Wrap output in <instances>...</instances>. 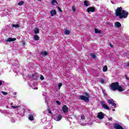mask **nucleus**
<instances>
[{
	"instance_id": "4468645a",
	"label": "nucleus",
	"mask_w": 129,
	"mask_h": 129,
	"mask_svg": "<svg viewBox=\"0 0 129 129\" xmlns=\"http://www.w3.org/2000/svg\"><path fill=\"white\" fill-rule=\"evenodd\" d=\"M28 119H29V120H34V115H33L32 114H29L28 115Z\"/></svg>"
},
{
	"instance_id": "b1692460",
	"label": "nucleus",
	"mask_w": 129,
	"mask_h": 129,
	"mask_svg": "<svg viewBox=\"0 0 129 129\" xmlns=\"http://www.w3.org/2000/svg\"><path fill=\"white\" fill-rule=\"evenodd\" d=\"M103 72H106L107 71V67L106 66H104L103 68Z\"/></svg>"
},
{
	"instance_id": "a211bd4d",
	"label": "nucleus",
	"mask_w": 129,
	"mask_h": 129,
	"mask_svg": "<svg viewBox=\"0 0 129 129\" xmlns=\"http://www.w3.org/2000/svg\"><path fill=\"white\" fill-rule=\"evenodd\" d=\"M95 33H96V34H101V30H98V29H95Z\"/></svg>"
},
{
	"instance_id": "423d86ee",
	"label": "nucleus",
	"mask_w": 129,
	"mask_h": 129,
	"mask_svg": "<svg viewBox=\"0 0 129 129\" xmlns=\"http://www.w3.org/2000/svg\"><path fill=\"white\" fill-rule=\"evenodd\" d=\"M97 116L99 119H102L104 117V114L102 112H99Z\"/></svg>"
},
{
	"instance_id": "79ce46f5",
	"label": "nucleus",
	"mask_w": 129,
	"mask_h": 129,
	"mask_svg": "<svg viewBox=\"0 0 129 129\" xmlns=\"http://www.w3.org/2000/svg\"><path fill=\"white\" fill-rule=\"evenodd\" d=\"M7 108H9V106H6Z\"/></svg>"
},
{
	"instance_id": "6e6552de",
	"label": "nucleus",
	"mask_w": 129,
	"mask_h": 129,
	"mask_svg": "<svg viewBox=\"0 0 129 129\" xmlns=\"http://www.w3.org/2000/svg\"><path fill=\"white\" fill-rule=\"evenodd\" d=\"M16 40H17V39H16V38H8L6 39H5V41L7 42V43L9 42H14L15 41H16Z\"/></svg>"
},
{
	"instance_id": "f257e3e1",
	"label": "nucleus",
	"mask_w": 129,
	"mask_h": 129,
	"mask_svg": "<svg viewBox=\"0 0 129 129\" xmlns=\"http://www.w3.org/2000/svg\"><path fill=\"white\" fill-rule=\"evenodd\" d=\"M115 15L119 19H126L128 16V12L124 11L122 7H118L115 11Z\"/></svg>"
},
{
	"instance_id": "7ed1b4c3",
	"label": "nucleus",
	"mask_w": 129,
	"mask_h": 129,
	"mask_svg": "<svg viewBox=\"0 0 129 129\" xmlns=\"http://www.w3.org/2000/svg\"><path fill=\"white\" fill-rule=\"evenodd\" d=\"M85 96H80V98L82 100H84V101H86V102H88L89 101V96L88 95V94L86 93ZM88 96V97H86Z\"/></svg>"
},
{
	"instance_id": "5701e85b",
	"label": "nucleus",
	"mask_w": 129,
	"mask_h": 129,
	"mask_svg": "<svg viewBox=\"0 0 129 129\" xmlns=\"http://www.w3.org/2000/svg\"><path fill=\"white\" fill-rule=\"evenodd\" d=\"M90 56L91 58H93V59H95V58H96V55L94 53H91L90 54Z\"/></svg>"
},
{
	"instance_id": "f8f14e48",
	"label": "nucleus",
	"mask_w": 129,
	"mask_h": 129,
	"mask_svg": "<svg viewBox=\"0 0 129 129\" xmlns=\"http://www.w3.org/2000/svg\"><path fill=\"white\" fill-rule=\"evenodd\" d=\"M10 105H11V106L13 108H14L15 109H17L19 108V107H20V106H19V105L14 106V103H11Z\"/></svg>"
},
{
	"instance_id": "39448f33",
	"label": "nucleus",
	"mask_w": 129,
	"mask_h": 129,
	"mask_svg": "<svg viewBox=\"0 0 129 129\" xmlns=\"http://www.w3.org/2000/svg\"><path fill=\"white\" fill-rule=\"evenodd\" d=\"M113 127L115 129H122V126L118 123H114L113 124Z\"/></svg>"
},
{
	"instance_id": "4c0bfd02",
	"label": "nucleus",
	"mask_w": 129,
	"mask_h": 129,
	"mask_svg": "<svg viewBox=\"0 0 129 129\" xmlns=\"http://www.w3.org/2000/svg\"><path fill=\"white\" fill-rule=\"evenodd\" d=\"M48 113H50V114H52V112L50 110H48Z\"/></svg>"
},
{
	"instance_id": "bb28decb",
	"label": "nucleus",
	"mask_w": 129,
	"mask_h": 129,
	"mask_svg": "<svg viewBox=\"0 0 129 129\" xmlns=\"http://www.w3.org/2000/svg\"><path fill=\"white\" fill-rule=\"evenodd\" d=\"M24 1H21L18 4V6H23V5H24Z\"/></svg>"
},
{
	"instance_id": "72a5a7b5",
	"label": "nucleus",
	"mask_w": 129,
	"mask_h": 129,
	"mask_svg": "<svg viewBox=\"0 0 129 129\" xmlns=\"http://www.w3.org/2000/svg\"><path fill=\"white\" fill-rule=\"evenodd\" d=\"M81 118L82 119H84V115H82L81 117Z\"/></svg>"
},
{
	"instance_id": "aec40b11",
	"label": "nucleus",
	"mask_w": 129,
	"mask_h": 129,
	"mask_svg": "<svg viewBox=\"0 0 129 129\" xmlns=\"http://www.w3.org/2000/svg\"><path fill=\"white\" fill-rule=\"evenodd\" d=\"M41 54L44 55V56H47V55H48V52L46 51H42L41 52Z\"/></svg>"
},
{
	"instance_id": "58836bf2",
	"label": "nucleus",
	"mask_w": 129,
	"mask_h": 129,
	"mask_svg": "<svg viewBox=\"0 0 129 129\" xmlns=\"http://www.w3.org/2000/svg\"><path fill=\"white\" fill-rule=\"evenodd\" d=\"M2 84H3V82H2V81H0V86L1 85H2Z\"/></svg>"
},
{
	"instance_id": "dca6fc26",
	"label": "nucleus",
	"mask_w": 129,
	"mask_h": 129,
	"mask_svg": "<svg viewBox=\"0 0 129 129\" xmlns=\"http://www.w3.org/2000/svg\"><path fill=\"white\" fill-rule=\"evenodd\" d=\"M84 5L85 7H89L90 4H89V2L87 1H85L84 2Z\"/></svg>"
},
{
	"instance_id": "20e7f679",
	"label": "nucleus",
	"mask_w": 129,
	"mask_h": 129,
	"mask_svg": "<svg viewBox=\"0 0 129 129\" xmlns=\"http://www.w3.org/2000/svg\"><path fill=\"white\" fill-rule=\"evenodd\" d=\"M87 12H88L89 14L94 13V12H95V9L94 7H89L87 9Z\"/></svg>"
},
{
	"instance_id": "c9c22d12",
	"label": "nucleus",
	"mask_w": 129,
	"mask_h": 129,
	"mask_svg": "<svg viewBox=\"0 0 129 129\" xmlns=\"http://www.w3.org/2000/svg\"><path fill=\"white\" fill-rule=\"evenodd\" d=\"M108 25H110V23H109V22H107V23H106V26H108Z\"/></svg>"
},
{
	"instance_id": "e433bc0d",
	"label": "nucleus",
	"mask_w": 129,
	"mask_h": 129,
	"mask_svg": "<svg viewBox=\"0 0 129 129\" xmlns=\"http://www.w3.org/2000/svg\"><path fill=\"white\" fill-rule=\"evenodd\" d=\"M125 78H126V79L127 80H129V78L128 77H125Z\"/></svg>"
},
{
	"instance_id": "0eeeda50",
	"label": "nucleus",
	"mask_w": 129,
	"mask_h": 129,
	"mask_svg": "<svg viewBox=\"0 0 129 129\" xmlns=\"http://www.w3.org/2000/svg\"><path fill=\"white\" fill-rule=\"evenodd\" d=\"M62 118V116H61L60 114L56 115L55 116L54 119L56 121H59V120H61V119Z\"/></svg>"
},
{
	"instance_id": "37998d69",
	"label": "nucleus",
	"mask_w": 129,
	"mask_h": 129,
	"mask_svg": "<svg viewBox=\"0 0 129 129\" xmlns=\"http://www.w3.org/2000/svg\"><path fill=\"white\" fill-rule=\"evenodd\" d=\"M112 110V111H115V110L113 109Z\"/></svg>"
},
{
	"instance_id": "2f4dec72",
	"label": "nucleus",
	"mask_w": 129,
	"mask_h": 129,
	"mask_svg": "<svg viewBox=\"0 0 129 129\" xmlns=\"http://www.w3.org/2000/svg\"><path fill=\"white\" fill-rule=\"evenodd\" d=\"M56 103L57 104H58V105H60V104H61V102H60V101H56Z\"/></svg>"
},
{
	"instance_id": "cd10ccee",
	"label": "nucleus",
	"mask_w": 129,
	"mask_h": 129,
	"mask_svg": "<svg viewBox=\"0 0 129 129\" xmlns=\"http://www.w3.org/2000/svg\"><path fill=\"white\" fill-rule=\"evenodd\" d=\"M100 83L103 84V83H104V80H103V79H101L100 80Z\"/></svg>"
},
{
	"instance_id": "c756f323",
	"label": "nucleus",
	"mask_w": 129,
	"mask_h": 129,
	"mask_svg": "<svg viewBox=\"0 0 129 129\" xmlns=\"http://www.w3.org/2000/svg\"><path fill=\"white\" fill-rule=\"evenodd\" d=\"M44 76H43V75H40V79L41 80H44Z\"/></svg>"
},
{
	"instance_id": "1a4fd4ad",
	"label": "nucleus",
	"mask_w": 129,
	"mask_h": 129,
	"mask_svg": "<svg viewBox=\"0 0 129 129\" xmlns=\"http://www.w3.org/2000/svg\"><path fill=\"white\" fill-rule=\"evenodd\" d=\"M69 109V108H68V107H67V106L66 105H64L62 107V111L65 113L66 112H67V111H68V110Z\"/></svg>"
},
{
	"instance_id": "ddd939ff",
	"label": "nucleus",
	"mask_w": 129,
	"mask_h": 129,
	"mask_svg": "<svg viewBox=\"0 0 129 129\" xmlns=\"http://www.w3.org/2000/svg\"><path fill=\"white\" fill-rule=\"evenodd\" d=\"M33 38L35 41H39V40H40V37L38 36V35H35Z\"/></svg>"
},
{
	"instance_id": "a878e982",
	"label": "nucleus",
	"mask_w": 129,
	"mask_h": 129,
	"mask_svg": "<svg viewBox=\"0 0 129 129\" xmlns=\"http://www.w3.org/2000/svg\"><path fill=\"white\" fill-rule=\"evenodd\" d=\"M55 4H57V1L56 0H52L51 2V5L54 6Z\"/></svg>"
},
{
	"instance_id": "7c9ffc66",
	"label": "nucleus",
	"mask_w": 129,
	"mask_h": 129,
	"mask_svg": "<svg viewBox=\"0 0 129 129\" xmlns=\"http://www.w3.org/2000/svg\"><path fill=\"white\" fill-rule=\"evenodd\" d=\"M2 93H3V94L4 95H7L8 94V93L7 92H4V91H2Z\"/></svg>"
},
{
	"instance_id": "ea45409f",
	"label": "nucleus",
	"mask_w": 129,
	"mask_h": 129,
	"mask_svg": "<svg viewBox=\"0 0 129 129\" xmlns=\"http://www.w3.org/2000/svg\"><path fill=\"white\" fill-rule=\"evenodd\" d=\"M110 47H111V48L113 47V45H112V44H110Z\"/></svg>"
},
{
	"instance_id": "473e14b6",
	"label": "nucleus",
	"mask_w": 129,
	"mask_h": 129,
	"mask_svg": "<svg viewBox=\"0 0 129 129\" xmlns=\"http://www.w3.org/2000/svg\"><path fill=\"white\" fill-rule=\"evenodd\" d=\"M112 106H114V107H116V104H115L114 102L112 104Z\"/></svg>"
},
{
	"instance_id": "f03ea898",
	"label": "nucleus",
	"mask_w": 129,
	"mask_h": 129,
	"mask_svg": "<svg viewBox=\"0 0 129 129\" xmlns=\"http://www.w3.org/2000/svg\"><path fill=\"white\" fill-rule=\"evenodd\" d=\"M111 90H118V91H124V89L118 85V83H113L111 85Z\"/></svg>"
},
{
	"instance_id": "c03bdc74",
	"label": "nucleus",
	"mask_w": 129,
	"mask_h": 129,
	"mask_svg": "<svg viewBox=\"0 0 129 129\" xmlns=\"http://www.w3.org/2000/svg\"><path fill=\"white\" fill-rule=\"evenodd\" d=\"M37 1H39V2H41V0H37Z\"/></svg>"
},
{
	"instance_id": "2eb2a0df",
	"label": "nucleus",
	"mask_w": 129,
	"mask_h": 129,
	"mask_svg": "<svg viewBox=\"0 0 129 129\" xmlns=\"http://www.w3.org/2000/svg\"><path fill=\"white\" fill-rule=\"evenodd\" d=\"M102 107H103V108H104L105 109H107V110H109V107L106 104H103Z\"/></svg>"
},
{
	"instance_id": "f3484780",
	"label": "nucleus",
	"mask_w": 129,
	"mask_h": 129,
	"mask_svg": "<svg viewBox=\"0 0 129 129\" xmlns=\"http://www.w3.org/2000/svg\"><path fill=\"white\" fill-rule=\"evenodd\" d=\"M64 35H67V36H68V35H69V34H70V31H69V30L66 29L64 30Z\"/></svg>"
},
{
	"instance_id": "a18cd8bd",
	"label": "nucleus",
	"mask_w": 129,
	"mask_h": 129,
	"mask_svg": "<svg viewBox=\"0 0 129 129\" xmlns=\"http://www.w3.org/2000/svg\"><path fill=\"white\" fill-rule=\"evenodd\" d=\"M23 45H25V42H23Z\"/></svg>"
},
{
	"instance_id": "9d476101",
	"label": "nucleus",
	"mask_w": 129,
	"mask_h": 129,
	"mask_svg": "<svg viewBox=\"0 0 129 129\" xmlns=\"http://www.w3.org/2000/svg\"><path fill=\"white\" fill-rule=\"evenodd\" d=\"M57 12H56V10H52L50 11V15L51 17H54V16H55L56 15Z\"/></svg>"
},
{
	"instance_id": "4be33fe9",
	"label": "nucleus",
	"mask_w": 129,
	"mask_h": 129,
	"mask_svg": "<svg viewBox=\"0 0 129 129\" xmlns=\"http://www.w3.org/2000/svg\"><path fill=\"white\" fill-rule=\"evenodd\" d=\"M34 31L35 34H39V29L38 28H35Z\"/></svg>"
},
{
	"instance_id": "c85d7f7f",
	"label": "nucleus",
	"mask_w": 129,
	"mask_h": 129,
	"mask_svg": "<svg viewBox=\"0 0 129 129\" xmlns=\"http://www.w3.org/2000/svg\"><path fill=\"white\" fill-rule=\"evenodd\" d=\"M58 89H60L61 88V87L62 86V83H59L58 85Z\"/></svg>"
},
{
	"instance_id": "393cba45",
	"label": "nucleus",
	"mask_w": 129,
	"mask_h": 129,
	"mask_svg": "<svg viewBox=\"0 0 129 129\" xmlns=\"http://www.w3.org/2000/svg\"><path fill=\"white\" fill-rule=\"evenodd\" d=\"M72 9L74 13H75V12H76V7L75 6H72Z\"/></svg>"
},
{
	"instance_id": "9b49d317",
	"label": "nucleus",
	"mask_w": 129,
	"mask_h": 129,
	"mask_svg": "<svg viewBox=\"0 0 129 129\" xmlns=\"http://www.w3.org/2000/svg\"><path fill=\"white\" fill-rule=\"evenodd\" d=\"M114 25L116 28H120V27H121V24L118 22H116V23H115Z\"/></svg>"
},
{
	"instance_id": "a19ab883",
	"label": "nucleus",
	"mask_w": 129,
	"mask_h": 129,
	"mask_svg": "<svg viewBox=\"0 0 129 129\" xmlns=\"http://www.w3.org/2000/svg\"><path fill=\"white\" fill-rule=\"evenodd\" d=\"M33 89H38V88H34Z\"/></svg>"
},
{
	"instance_id": "f704fd0d",
	"label": "nucleus",
	"mask_w": 129,
	"mask_h": 129,
	"mask_svg": "<svg viewBox=\"0 0 129 129\" xmlns=\"http://www.w3.org/2000/svg\"><path fill=\"white\" fill-rule=\"evenodd\" d=\"M58 11H59V12H61V13H62V10H61V9H60V8H58Z\"/></svg>"
},
{
	"instance_id": "412c9836",
	"label": "nucleus",
	"mask_w": 129,
	"mask_h": 129,
	"mask_svg": "<svg viewBox=\"0 0 129 129\" xmlns=\"http://www.w3.org/2000/svg\"><path fill=\"white\" fill-rule=\"evenodd\" d=\"M12 27L13 28H19L20 27V24H13L12 25Z\"/></svg>"
},
{
	"instance_id": "6ab92c4d",
	"label": "nucleus",
	"mask_w": 129,
	"mask_h": 129,
	"mask_svg": "<svg viewBox=\"0 0 129 129\" xmlns=\"http://www.w3.org/2000/svg\"><path fill=\"white\" fill-rule=\"evenodd\" d=\"M107 101L109 104H112L114 102V101L112 99H109Z\"/></svg>"
}]
</instances>
